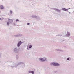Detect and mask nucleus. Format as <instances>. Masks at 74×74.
<instances>
[{
  "instance_id": "obj_1",
  "label": "nucleus",
  "mask_w": 74,
  "mask_h": 74,
  "mask_svg": "<svg viewBox=\"0 0 74 74\" xmlns=\"http://www.w3.org/2000/svg\"><path fill=\"white\" fill-rule=\"evenodd\" d=\"M10 64L11 65L10 66H8V67L10 66V67H11L12 68H14V67L16 68V67H18V65H19V64H23V63L22 62H19L17 64H16L14 63V62H11Z\"/></svg>"
},
{
  "instance_id": "obj_2",
  "label": "nucleus",
  "mask_w": 74,
  "mask_h": 74,
  "mask_svg": "<svg viewBox=\"0 0 74 74\" xmlns=\"http://www.w3.org/2000/svg\"><path fill=\"white\" fill-rule=\"evenodd\" d=\"M31 17H32V18H33L36 19L37 21H40V18L39 16L33 15L31 16Z\"/></svg>"
},
{
  "instance_id": "obj_3",
  "label": "nucleus",
  "mask_w": 74,
  "mask_h": 74,
  "mask_svg": "<svg viewBox=\"0 0 74 74\" xmlns=\"http://www.w3.org/2000/svg\"><path fill=\"white\" fill-rule=\"evenodd\" d=\"M51 65V66H60V64L59 63L57 62H52L50 64Z\"/></svg>"
},
{
  "instance_id": "obj_4",
  "label": "nucleus",
  "mask_w": 74,
  "mask_h": 74,
  "mask_svg": "<svg viewBox=\"0 0 74 74\" xmlns=\"http://www.w3.org/2000/svg\"><path fill=\"white\" fill-rule=\"evenodd\" d=\"M13 22V20L9 19H8V21L7 22V25L8 26H10V23H12Z\"/></svg>"
},
{
  "instance_id": "obj_5",
  "label": "nucleus",
  "mask_w": 74,
  "mask_h": 74,
  "mask_svg": "<svg viewBox=\"0 0 74 74\" xmlns=\"http://www.w3.org/2000/svg\"><path fill=\"white\" fill-rule=\"evenodd\" d=\"M13 52L15 53H18L19 52V50L17 47L14 48L13 49Z\"/></svg>"
},
{
  "instance_id": "obj_6",
  "label": "nucleus",
  "mask_w": 74,
  "mask_h": 74,
  "mask_svg": "<svg viewBox=\"0 0 74 74\" xmlns=\"http://www.w3.org/2000/svg\"><path fill=\"white\" fill-rule=\"evenodd\" d=\"M22 42L20 41L19 42H18L17 44V47H19L21 46V45L22 44Z\"/></svg>"
},
{
  "instance_id": "obj_7",
  "label": "nucleus",
  "mask_w": 74,
  "mask_h": 74,
  "mask_svg": "<svg viewBox=\"0 0 74 74\" xmlns=\"http://www.w3.org/2000/svg\"><path fill=\"white\" fill-rule=\"evenodd\" d=\"M46 60V58H40L39 59V60L42 61V62H44Z\"/></svg>"
},
{
  "instance_id": "obj_8",
  "label": "nucleus",
  "mask_w": 74,
  "mask_h": 74,
  "mask_svg": "<svg viewBox=\"0 0 74 74\" xmlns=\"http://www.w3.org/2000/svg\"><path fill=\"white\" fill-rule=\"evenodd\" d=\"M14 37H21V36H22V35L21 34H18L17 35H14Z\"/></svg>"
},
{
  "instance_id": "obj_9",
  "label": "nucleus",
  "mask_w": 74,
  "mask_h": 74,
  "mask_svg": "<svg viewBox=\"0 0 74 74\" xmlns=\"http://www.w3.org/2000/svg\"><path fill=\"white\" fill-rule=\"evenodd\" d=\"M29 73H30L32 74H34V72L33 71H28Z\"/></svg>"
},
{
  "instance_id": "obj_10",
  "label": "nucleus",
  "mask_w": 74,
  "mask_h": 74,
  "mask_svg": "<svg viewBox=\"0 0 74 74\" xmlns=\"http://www.w3.org/2000/svg\"><path fill=\"white\" fill-rule=\"evenodd\" d=\"M0 8L1 10H4L5 9L4 7V6L3 5H1L0 6Z\"/></svg>"
},
{
  "instance_id": "obj_11",
  "label": "nucleus",
  "mask_w": 74,
  "mask_h": 74,
  "mask_svg": "<svg viewBox=\"0 0 74 74\" xmlns=\"http://www.w3.org/2000/svg\"><path fill=\"white\" fill-rule=\"evenodd\" d=\"M56 50L57 51H61V52H63V50H62L58 49H56Z\"/></svg>"
},
{
  "instance_id": "obj_12",
  "label": "nucleus",
  "mask_w": 74,
  "mask_h": 74,
  "mask_svg": "<svg viewBox=\"0 0 74 74\" xmlns=\"http://www.w3.org/2000/svg\"><path fill=\"white\" fill-rule=\"evenodd\" d=\"M67 37H69V36H70V32H67Z\"/></svg>"
},
{
  "instance_id": "obj_13",
  "label": "nucleus",
  "mask_w": 74,
  "mask_h": 74,
  "mask_svg": "<svg viewBox=\"0 0 74 74\" xmlns=\"http://www.w3.org/2000/svg\"><path fill=\"white\" fill-rule=\"evenodd\" d=\"M33 47V45H31L29 46V49H30L32 48V47Z\"/></svg>"
},
{
  "instance_id": "obj_14",
  "label": "nucleus",
  "mask_w": 74,
  "mask_h": 74,
  "mask_svg": "<svg viewBox=\"0 0 74 74\" xmlns=\"http://www.w3.org/2000/svg\"><path fill=\"white\" fill-rule=\"evenodd\" d=\"M67 60L70 61L71 60V58L70 57L68 58L67 59Z\"/></svg>"
},
{
  "instance_id": "obj_15",
  "label": "nucleus",
  "mask_w": 74,
  "mask_h": 74,
  "mask_svg": "<svg viewBox=\"0 0 74 74\" xmlns=\"http://www.w3.org/2000/svg\"><path fill=\"white\" fill-rule=\"evenodd\" d=\"M56 11L57 12H60V10H56Z\"/></svg>"
},
{
  "instance_id": "obj_16",
  "label": "nucleus",
  "mask_w": 74,
  "mask_h": 74,
  "mask_svg": "<svg viewBox=\"0 0 74 74\" xmlns=\"http://www.w3.org/2000/svg\"><path fill=\"white\" fill-rule=\"evenodd\" d=\"M26 56L27 57H29V53L26 54Z\"/></svg>"
},
{
  "instance_id": "obj_17",
  "label": "nucleus",
  "mask_w": 74,
  "mask_h": 74,
  "mask_svg": "<svg viewBox=\"0 0 74 74\" xmlns=\"http://www.w3.org/2000/svg\"><path fill=\"white\" fill-rule=\"evenodd\" d=\"M16 22H19V20L18 19H17L16 20Z\"/></svg>"
},
{
  "instance_id": "obj_18",
  "label": "nucleus",
  "mask_w": 74,
  "mask_h": 74,
  "mask_svg": "<svg viewBox=\"0 0 74 74\" xmlns=\"http://www.w3.org/2000/svg\"><path fill=\"white\" fill-rule=\"evenodd\" d=\"M62 11H68V10H62Z\"/></svg>"
},
{
  "instance_id": "obj_19",
  "label": "nucleus",
  "mask_w": 74,
  "mask_h": 74,
  "mask_svg": "<svg viewBox=\"0 0 74 74\" xmlns=\"http://www.w3.org/2000/svg\"><path fill=\"white\" fill-rule=\"evenodd\" d=\"M16 58L17 59H18V58H19V56L18 55H17L16 56Z\"/></svg>"
},
{
  "instance_id": "obj_20",
  "label": "nucleus",
  "mask_w": 74,
  "mask_h": 74,
  "mask_svg": "<svg viewBox=\"0 0 74 74\" xmlns=\"http://www.w3.org/2000/svg\"><path fill=\"white\" fill-rule=\"evenodd\" d=\"M13 25L14 26H16V24H15V23H14L13 24Z\"/></svg>"
},
{
  "instance_id": "obj_21",
  "label": "nucleus",
  "mask_w": 74,
  "mask_h": 74,
  "mask_svg": "<svg viewBox=\"0 0 74 74\" xmlns=\"http://www.w3.org/2000/svg\"><path fill=\"white\" fill-rule=\"evenodd\" d=\"M58 36L60 37H61V36H62V35H61V34H58Z\"/></svg>"
},
{
  "instance_id": "obj_22",
  "label": "nucleus",
  "mask_w": 74,
  "mask_h": 74,
  "mask_svg": "<svg viewBox=\"0 0 74 74\" xmlns=\"http://www.w3.org/2000/svg\"><path fill=\"white\" fill-rule=\"evenodd\" d=\"M10 14H12V11L10 10Z\"/></svg>"
},
{
  "instance_id": "obj_23",
  "label": "nucleus",
  "mask_w": 74,
  "mask_h": 74,
  "mask_svg": "<svg viewBox=\"0 0 74 74\" xmlns=\"http://www.w3.org/2000/svg\"><path fill=\"white\" fill-rule=\"evenodd\" d=\"M1 56H2V54L1 53L0 54V58H1Z\"/></svg>"
},
{
  "instance_id": "obj_24",
  "label": "nucleus",
  "mask_w": 74,
  "mask_h": 74,
  "mask_svg": "<svg viewBox=\"0 0 74 74\" xmlns=\"http://www.w3.org/2000/svg\"><path fill=\"white\" fill-rule=\"evenodd\" d=\"M27 25H30V23H27Z\"/></svg>"
},
{
  "instance_id": "obj_25",
  "label": "nucleus",
  "mask_w": 74,
  "mask_h": 74,
  "mask_svg": "<svg viewBox=\"0 0 74 74\" xmlns=\"http://www.w3.org/2000/svg\"><path fill=\"white\" fill-rule=\"evenodd\" d=\"M62 10H66V9L64 8H62Z\"/></svg>"
},
{
  "instance_id": "obj_26",
  "label": "nucleus",
  "mask_w": 74,
  "mask_h": 74,
  "mask_svg": "<svg viewBox=\"0 0 74 74\" xmlns=\"http://www.w3.org/2000/svg\"><path fill=\"white\" fill-rule=\"evenodd\" d=\"M27 49L28 50H29V49H28V47H27Z\"/></svg>"
},
{
  "instance_id": "obj_27",
  "label": "nucleus",
  "mask_w": 74,
  "mask_h": 74,
  "mask_svg": "<svg viewBox=\"0 0 74 74\" xmlns=\"http://www.w3.org/2000/svg\"><path fill=\"white\" fill-rule=\"evenodd\" d=\"M0 20H1V21H2L3 20V19H1V18H0Z\"/></svg>"
},
{
  "instance_id": "obj_28",
  "label": "nucleus",
  "mask_w": 74,
  "mask_h": 74,
  "mask_svg": "<svg viewBox=\"0 0 74 74\" xmlns=\"http://www.w3.org/2000/svg\"><path fill=\"white\" fill-rule=\"evenodd\" d=\"M68 9H72L71 8H69Z\"/></svg>"
},
{
  "instance_id": "obj_29",
  "label": "nucleus",
  "mask_w": 74,
  "mask_h": 74,
  "mask_svg": "<svg viewBox=\"0 0 74 74\" xmlns=\"http://www.w3.org/2000/svg\"><path fill=\"white\" fill-rule=\"evenodd\" d=\"M1 12V11H0V13Z\"/></svg>"
},
{
  "instance_id": "obj_30",
  "label": "nucleus",
  "mask_w": 74,
  "mask_h": 74,
  "mask_svg": "<svg viewBox=\"0 0 74 74\" xmlns=\"http://www.w3.org/2000/svg\"><path fill=\"white\" fill-rule=\"evenodd\" d=\"M69 14H70V12H69Z\"/></svg>"
}]
</instances>
